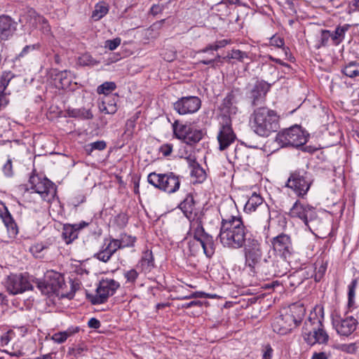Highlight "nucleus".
<instances>
[{
  "label": "nucleus",
  "instance_id": "obj_34",
  "mask_svg": "<svg viewBox=\"0 0 359 359\" xmlns=\"http://www.w3.org/2000/svg\"><path fill=\"white\" fill-rule=\"evenodd\" d=\"M2 221L7 228L10 237H15L18 233V228L12 215H8V217H6L5 219Z\"/></svg>",
  "mask_w": 359,
  "mask_h": 359
},
{
  "label": "nucleus",
  "instance_id": "obj_45",
  "mask_svg": "<svg viewBox=\"0 0 359 359\" xmlns=\"http://www.w3.org/2000/svg\"><path fill=\"white\" fill-rule=\"evenodd\" d=\"M270 44L271 46H276L277 48H283V50H284L286 55H287V53L290 51V49L288 47L284 46V44H285L284 39L279 36L273 35L270 39Z\"/></svg>",
  "mask_w": 359,
  "mask_h": 359
},
{
  "label": "nucleus",
  "instance_id": "obj_43",
  "mask_svg": "<svg viewBox=\"0 0 359 359\" xmlns=\"http://www.w3.org/2000/svg\"><path fill=\"white\" fill-rule=\"evenodd\" d=\"M330 39H332L331 32L327 29H321L320 39L318 40V43L316 45V48H320V47L327 46Z\"/></svg>",
  "mask_w": 359,
  "mask_h": 359
},
{
  "label": "nucleus",
  "instance_id": "obj_57",
  "mask_svg": "<svg viewBox=\"0 0 359 359\" xmlns=\"http://www.w3.org/2000/svg\"><path fill=\"white\" fill-rule=\"evenodd\" d=\"M3 172L7 177L13 176V172L11 159H8L6 163L3 166Z\"/></svg>",
  "mask_w": 359,
  "mask_h": 359
},
{
  "label": "nucleus",
  "instance_id": "obj_9",
  "mask_svg": "<svg viewBox=\"0 0 359 359\" xmlns=\"http://www.w3.org/2000/svg\"><path fill=\"white\" fill-rule=\"evenodd\" d=\"M119 287V283L114 279H102L96 289V294L87 292L86 297L93 305L102 304L107 301L109 297L114 295Z\"/></svg>",
  "mask_w": 359,
  "mask_h": 359
},
{
  "label": "nucleus",
  "instance_id": "obj_24",
  "mask_svg": "<svg viewBox=\"0 0 359 359\" xmlns=\"http://www.w3.org/2000/svg\"><path fill=\"white\" fill-rule=\"evenodd\" d=\"M191 241H198L201 245H202V249L206 257L210 258L213 255L215 248L212 236H206V238H205L204 237L198 236L194 233V239Z\"/></svg>",
  "mask_w": 359,
  "mask_h": 359
},
{
  "label": "nucleus",
  "instance_id": "obj_35",
  "mask_svg": "<svg viewBox=\"0 0 359 359\" xmlns=\"http://www.w3.org/2000/svg\"><path fill=\"white\" fill-rule=\"evenodd\" d=\"M107 147V143L104 140H98L91 142L85 147V151L88 155H91L94 150L102 151Z\"/></svg>",
  "mask_w": 359,
  "mask_h": 359
},
{
  "label": "nucleus",
  "instance_id": "obj_53",
  "mask_svg": "<svg viewBox=\"0 0 359 359\" xmlns=\"http://www.w3.org/2000/svg\"><path fill=\"white\" fill-rule=\"evenodd\" d=\"M38 23L41 25V30L43 34H48L50 32V26L49 25L48 20L44 17L41 16Z\"/></svg>",
  "mask_w": 359,
  "mask_h": 359
},
{
  "label": "nucleus",
  "instance_id": "obj_17",
  "mask_svg": "<svg viewBox=\"0 0 359 359\" xmlns=\"http://www.w3.org/2000/svg\"><path fill=\"white\" fill-rule=\"evenodd\" d=\"M356 317L357 319L353 316H348L345 318H341L340 317L333 318V327L339 335L348 337L356 330L358 323V319H359V311L357 313Z\"/></svg>",
  "mask_w": 359,
  "mask_h": 359
},
{
  "label": "nucleus",
  "instance_id": "obj_58",
  "mask_svg": "<svg viewBox=\"0 0 359 359\" xmlns=\"http://www.w3.org/2000/svg\"><path fill=\"white\" fill-rule=\"evenodd\" d=\"M8 215H11V214L8 211L5 203L0 201V217L4 220L6 217H8Z\"/></svg>",
  "mask_w": 359,
  "mask_h": 359
},
{
  "label": "nucleus",
  "instance_id": "obj_42",
  "mask_svg": "<svg viewBox=\"0 0 359 359\" xmlns=\"http://www.w3.org/2000/svg\"><path fill=\"white\" fill-rule=\"evenodd\" d=\"M230 41L226 39H222L220 41H217L213 44H209L204 48L199 50V53H207L210 50H217L219 48L225 47L228 43H229Z\"/></svg>",
  "mask_w": 359,
  "mask_h": 359
},
{
  "label": "nucleus",
  "instance_id": "obj_14",
  "mask_svg": "<svg viewBox=\"0 0 359 359\" xmlns=\"http://www.w3.org/2000/svg\"><path fill=\"white\" fill-rule=\"evenodd\" d=\"M271 84L264 80H257L251 87L248 97L253 107L264 102L267 93L270 90Z\"/></svg>",
  "mask_w": 359,
  "mask_h": 359
},
{
  "label": "nucleus",
  "instance_id": "obj_40",
  "mask_svg": "<svg viewBox=\"0 0 359 359\" xmlns=\"http://www.w3.org/2000/svg\"><path fill=\"white\" fill-rule=\"evenodd\" d=\"M358 285V279L354 278L348 286V306L352 307L354 304V299L355 294V289Z\"/></svg>",
  "mask_w": 359,
  "mask_h": 359
},
{
  "label": "nucleus",
  "instance_id": "obj_21",
  "mask_svg": "<svg viewBox=\"0 0 359 359\" xmlns=\"http://www.w3.org/2000/svg\"><path fill=\"white\" fill-rule=\"evenodd\" d=\"M16 30V22L8 15L0 16V39L6 40Z\"/></svg>",
  "mask_w": 359,
  "mask_h": 359
},
{
  "label": "nucleus",
  "instance_id": "obj_1",
  "mask_svg": "<svg viewBox=\"0 0 359 359\" xmlns=\"http://www.w3.org/2000/svg\"><path fill=\"white\" fill-rule=\"evenodd\" d=\"M218 238L224 247L232 249L243 248L245 265L253 273L256 268L261 270L264 266V252L262 243L245 227L241 217L222 215Z\"/></svg>",
  "mask_w": 359,
  "mask_h": 359
},
{
  "label": "nucleus",
  "instance_id": "obj_49",
  "mask_svg": "<svg viewBox=\"0 0 359 359\" xmlns=\"http://www.w3.org/2000/svg\"><path fill=\"white\" fill-rule=\"evenodd\" d=\"M245 157V146L241 144L236 146L234 149V158L238 160H243Z\"/></svg>",
  "mask_w": 359,
  "mask_h": 359
},
{
  "label": "nucleus",
  "instance_id": "obj_28",
  "mask_svg": "<svg viewBox=\"0 0 359 359\" xmlns=\"http://www.w3.org/2000/svg\"><path fill=\"white\" fill-rule=\"evenodd\" d=\"M67 114L69 117L78 118L81 119H92L93 115L90 109L85 108L68 109Z\"/></svg>",
  "mask_w": 359,
  "mask_h": 359
},
{
  "label": "nucleus",
  "instance_id": "obj_3",
  "mask_svg": "<svg viewBox=\"0 0 359 359\" xmlns=\"http://www.w3.org/2000/svg\"><path fill=\"white\" fill-rule=\"evenodd\" d=\"M306 309L304 304L294 303L284 309L279 316L276 317L272 323L273 330L281 335L290 332L294 328L299 326L305 316Z\"/></svg>",
  "mask_w": 359,
  "mask_h": 359
},
{
  "label": "nucleus",
  "instance_id": "obj_56",
  "mask_svg": "<svg viewBox=\"0 0 359 359\" xmlns=\"http://www.w3.org/2000/svg\"><path fill=\"white\" fill-rule=\"evenodd\" d=\"M188 246L192 255H195L201 248H202V245H201L198 241H189L188 242Z\"/></svg>",
  "mask_w": 359,
  "mask_h": 359
},
{
  "label": "nucleus",
  "instance_id": "obj_22",
  "mask_svg": "<svg viewBox=\"0 0 359 359\" xmlns=\"http://www.w3.org/2000/svg\"><path fill=\"white\" fill-rule=\"evenodd\" d=\"M308 278L309 273L305 270L301 269L296 271L290 274L284 281L285 287L288 290H293Z\"/></svg>",
  "mask_w": 359,
  "mask_h": 359
},
{
  "label": "nucleus",
  "instance_id": "obj_10",
  "mask_svg": "<svg viewBox=\"0 0 359 359\" xmlns=\"http://www.w3.org/2000/svg\"><path fill=\"white\" fill-rule=\"evenodd\" d=\"M303 337L307 344L313 346L316 344H327L329 341V335L324 330V325L321 320H318V325L311 330L308 329L307 323L303 327Z\"/></svg>",
  "mask_w": 359,
  "mask_h": 359
},
{
  "label": "nucleus",
  "instance_id": "obj_16",
  "mask_svg": "<svg viewBox=\"0 0 359 359\" xmlns=\"http://www.w3.org/2000/svg\"><path fill=\"white\" fill-rule=\"evenodd\" d=\"M287 259L282 257L280 259H274L271 262L264 258V266H261V271L266 276H282L287 273Z\"/></svg>",
  "mask_w": 359,
  "mask_h": 359
},
{
  "label": "nucleus",
  "instance_id": "obj_19",
  "mask_svg": "<svg viewBox=\"0 0 359 359\" xmlns=\"http://www.w3.org/2000/svg\"><path fill=\"white\" fill-rule=\"evenodd\" d=\"M217 139L219 142V151L226 149L233 142H234L236 139V135L234 133L230 123H226V124L221 126Z\"/></svg>",
  "mask_w": 359,
  "mask_h": 359
},
{
  "label": "nucleus",
  "instance_id": "obj_4",
  "mask_svg": "<svg viewBox=\"0 0 359 359\" xmlns=\"http://www.w3.org/2000/svg\"><path fill=\"white\" fill-rule=\"evenodd\" d=\"M313 182L314 177L311 172L304 168H297L290 172L285 187L290 189L297 197L304 198Z\"/></svg>",
  "mask_w": 359,
  "mask_h": 359
},
{
  "label": "nucleus",
  "instance_id": "obj_30",
  "mask_svg": "<svg viewBox=\"0 0 359 359\" xmlns=\"http://www.w3.org/2000/svg\"><path fill=\"white\" fill-rule=\"evenodd\" d=\"M262 203L263 198L261 197V196L254 193L248 200L245 205L244 209L245 211H255L259 205L262 204Z\"/></svg>",
  "mask_w": 359,
  "mask_h": 359
},
{
  "label": "nucleus",
  "instance_id": "obj_39",
  "mask_svg": "<svg viewBox=\"0 0 359 359\" xmlns=\"http://www.w3.org/2000/svg\"><path fill=\"white\" fill-rule=\"evenodd\" d=\"M191 176L195 177L198 183H202L206 179L205 171L200 164L191 169Z\"/></svg>",
  "mask_w": 359,
  "mask_h": 359
},
{
  "label": "nucleus",
  "instance_id": "obj_36",
  "mask_svg": "<svg viewBox=\"0 0 359 359\" xmlns=\"http://www.w3.org/2000/svg\"><path fill=\"white\" fill-rule=\"evenodd\" d=\"M41 45L40 43L25 46L21 50V52L15 56V60H20L21 58L28 55L32 52L39 50L41 48Z\"/></svg>",
  "mask_w": 359,
  "mask_h": 359
},
{
  "label": "nucleus",
  "instance_id": "obj_5",
  "mask_svg": "<svg viewBox=\"0 0 359 359\" xmlns=\"http://www.w3.org/2000/svg\"><path fill=\"white\" fill-rule=\"evenodd\" d=\"M309 134L300 126L294 125L280 130L276 137V142L281 147H292L298 148L308 141Z\"/></svg>",
  "mask_w": 359,
  "mask_h": 359
},
{
  "label": "nucleus",
  "instance_id": "obj_50",
  "mask_svg": "<svg viewBox=\"0 0 359 359\" xmlns=\"http://www.w3.org/2000/svg\"><path fill=\"white\" fill-rule=\"evenodd\" d=\"M161 55L165 60L168 62H172L176 58L177 53L174 50L165 49L162 51Z\"/></svg>",
  "mask_w": 359,
  "mask_h": 359
},
{
  "label": "nucleus",
  "instance_id": "obj_8",
  "mask_svg": "<svg viewBox=\"0 0 359 359\" xmlns=\"http://www.w3.org/2000/svg\"><path fill=\"white\" fill-rule=\"evenodd\" d=\"M36 286L43 294L60 295V290L65 285L63 276L54 271H48L45 273L43 280L37 279Z\"/></svg>",
  "mask_w": 359,
  "mask_h": 359
},
{
  "label": "nucleus",
  "instance_id": "obj_38",
  "mask_svg": "<svg viewBox=\"0 0 359 359\" xmlns=\"http://www.w3.org/2000/svg\"><path fill=\"white\" fill-rule=\"evenodd\" d=\"M116 88V85L112 81H106L102 85L99 86L97 89L98 94H104L107 96H109V94Z\"/></svg>",
  "mask_w": 359,
  "mask_h": 359
},
{
  "label": "nucleus",
  "instance_id": "obj_31",
  "mask_svg": "<svg viewBox=\"0 0 359 359\" xmlns=\"http://www.w3.org/2000/svg\"><path fill=\"white\" fill-rule=\"evenodd\" d=\"M108 11H109L108 5L104 1L99 2L95 6V9L93 11V14H92V18L95 20H99L102 18H103L104 15H106L107 14Z\"/></svg>",
  "mask_w": 359,
  "mask_h": 359
},
{
  "label": "nucleus",
  "instance_id": "obj_41",
  "mask_svg": "<svg viewBox=\"0 0 359 359\" xmlns=\"http://www.w3.org/2000/svg\"><path fill=\"white\" fill-rule=\"evenodd\" d=\"M78 62L81 66H94L99 64V62L94 59L88 53L82 54L78 59Z\"/></svg>",
  "mask_w": 359,
  "mask_h": 359
},
{
  "label": "nucleus",
  "instance_id": "obj_7",
  "mask_svg": "<svg viewBox=\"0 0 359 359\" xmlns=\"http://www.w3.org/2000/svg\"><path fill=\"white\" fill-rule=\"evenodd\" d=\"M147 182L155 188L169 194L177 191L181 184L180 177L172 172L163 174L151 172L147 176Z\"/></svg>",
  "mask_w": 359,
  "mask_h": 359
},
{
  "label": "nucleus",
  "instance_id": "obj_6",
  "mask_svg": "<svg viewBox=\"0 0 359 359\" xmlns=\"http://www.w3.org/2000/svg\"><path fill=\"white\" fill-rule=\"evenodd\" d=\"M172 127L174 137L191 147L198 143L205 135L203 130L196 128L191 123H180L177 120L172 123Z\"/></svg>",
  "mask_w": 359,
  "mask_h": 359
},
{
  "label": "nucleus",
  "instance_id": "obj_13",
  "mask_svg": "<svg viewBox=\"0 0 359 359\" xmlns=\"http://www.w3.org/2000/svg\"><path fill=\"white\" fill-rule=\"evenodd\" d=\"M6 287L11 294L22 293L32 290V284L22 274H11L6 280Z\"/></svg>",
  "mask_w": 359,
  "mask_h": 359
},
{
  "label": "nucleus",
  "instance_id": "obj_29",
  "mask_svg": "<svg viewBox=\"0 0 359 359\" xmlns=\"http://www.w3.org/2000/svg\"><path fill=\"white\" fill-rule=\"evenodd\" d=\"M350 28V25L346 24L343 26H337L334 32H331L332 40L333 41L334 44L338 45L339 44L345 36V33Z\"/></svg>",
  "mask_w": 359,
  "mask_h": 359
},
{
  "label": "nucleus",
  "instance_id": "obj_12",
  "mask_svg": "<svg viewBox=\"0 0 359 359\" xmlns=\"http://www.w3.org/2000/svg\"><path fill=\"white\" fill-rule=\"evenodd\" d=\"M201 100L197 96H185L179 98L173 103V109L180 115L191 114L198 111Z\"/></svg>",
  "mask_w": 359,
  "mask_h": 359
},
{
  "label": "nucleus",
  "instance_id": "obj_33",
  "mask_svg": "<svg viewBox=\"0 0 359 359\" xmlns=\"http://www.w3.org/2000/svg\"><path fill=\"white\" fill-rule=\"evenodd\" d=\"M194 205L195 201L194 197L191 194H189L184 201L180 203L179 208L185 215L188 213L191 214L194 210Z\"/></svg>",
  "mask_w": 359,
  "mask_h": 359
},
{
  "label": "nucleus",
  "instance_id": "obj_59",
  "mask_svg": "<svg viewBox=\"0 0 359 359\" xmlns=\"http://www.w3.org/2000/svg\"><path fill=\"white\" fill-rule=\"evenodd\" d=\"M172 151V145L170 144H165L161 147L160 151L164 156H168L170 155Z\"/></svg>",
  "mask_w": 359,
  "mask_h": 359
},
{
  "label": "nucleus",
  "instance_id": "obj_25",
  "mask_svg": "<svg viewBox=\"0 0 359 359\" xmlns=\"http://www.w3.org/2000/svg\"><path fill=\"white\" fill-rule=\"evenodd\" d=\"M41 15H39L34 9H29L20 15L19 22L22 26L34 27L38 23Z\"/></svg>",
  "mask_w": 359,
  "mask_h": 359
},
{
  "label": "nucleus",
  "instance_id": "obj_63",
  "mask_svg": "<svg viewBox=\"0 0 359 359\" xmlns=\"http://www.w3.org/2000/svg\"><path fill=\"white\" fill-rule=\"evenodd\" d=\"M273 353V348H271V345L267 344L264 346V350L263 353V359H271Z\"/></svg>",
  "mask_w": 359,
  "mask_h": 359
},
{
  "label": "nucleus",
  "instance_id": "obj_15",
  "mask_svg": "<svg viewBox=\"0 0 359 359\" xmlns=\"http://www.w3.org/2000/svg\"><path fill=\"white\" fill-rule=\"evenodd\" d=\"M271 243L273 250L284 259L290 258L294 252L290 236L284 233L273 237Z\"/></svg>",
  "mask_w": 359,
  "mask_h": 359
},
{
  "label": "nucleus",
  "instance_id": "obj_27",
  "mask_svg": "<svg viewBox=\"0 0 359 359\" xmlns=\"http://www.w3.org/2000/svg\"><path fill=\"white\" fill-rule=\"evenodd\" d=\"M78 231L74 224H65L62 228V237L67 244L72 243L78 237Z\"/></svg>",
  "mask_w": 359,
  "mask_h": 359
},
{
  "label": "nucleus",
  "instance_id": "obj_44",
  "mask_svg": "<svg viewBox=\"0 0 359 359\" xmlns=\"http://www.w3.org/2000/svg\"><path fill=\"white\" fill-rule=\"evenodd\" d=\"M231 57L233 60H236L241 62H245V60H250L249 55L248 53L242 51L238 49H233L231 50Z\"/></svg>",
  "mask_w": 359,
  "mask_h": 359
},
{
  "label": "nucleus",
  "instance_id": "obj_48",
  "mask_svg": "<svg viewBox=\"0 0 359 359\" xmlns=\"http://www.w3.org/2000/svg\"><path fill=\"white\" fill-rule=\"evenodd\" d=\"M327 269V264L322 263L318 270L315 271L314 280L316 282H320L325 276Z\"/></svg>",
  "mask_w": 359,
  "mask_h": 359
},
{
  "label": "nucleus",
  "instance_id": "obj_11",
  "mask_svg": "<svg viewBox=\"0 0 359 359\" xmlns=\"http://www.w3.org/2000/svg\"><path fill=\"white\" fill-rule=\"evenodd\" d=\"M287 215L292 218H298L306 226H309V222L316 217L315 208L309 204H304L297 200L290 209Z\"/></svg>",
  "mask_w": 359,
  "mask_h": 359
},
{
  "label": "nucleus",
  "instance_id": "obj_64",
  "mask_svg": "<svg viewBox=\"0 0 359 359\" xmlns=\"http://www.w3.org/2000/svg\"><path fill=\"white\" fill-rule=\"evenodd\" d=\"M89 327L93 329H98L101 326L100 321L95 318H91L88 323Z\"/></svg>",
  "mask_w": 359,
  "mask_h": 359
},
{
  "label": "nucleus",
  "instance_id": "obj_55",
  "mask_svg": "<svg viewBox=\"0 0 359 359\" xmlns=\"http://www.w3.org/2000/svg\"><path fill=\"white\" fill-rule=\"evenodd\" d=\"M68 338V334L65 331L64 332H57L53 334L52 339L54 340L55 342L57 344H62L65 342L67 339Z\"/></svg>",
  "mask_w": 359,
  "mask_h": 359
},
{
  "label": "nucleus",
  "instance_id": "obj_54",
  "mask_svg": "<svg viewBox=\"0 0 359 359\" xmlns=\"http://www.w3.org/2000/svg\"><path fill=\"white\" fill-rule=\"evenodd\" d=\"M124 276L128 282L133 283L135 282L138 277V273L135 269H133L126 271L124 273Z\"/></svg>",
  "mask_w": 359,
  "mask_h": 359
},
{
  "label": "nucleus",
  "instance_id": "obj_60",
  "mask_svg": "<svg viewBox=\"0 0 359 359\" xmlns=\"http://www.w3.org/2000/svg\"><path fill=\"white\" fill-rule=\"evenodd\" d=\"M9 102V100L6 97V93L5 90L0 92V110L7 106Z\"/></svg>",
  "mask_w": 359,
  "mask_h": 359
},
{
  "label": "nucleus",
  "instance_id": "obj_32",
  "mask_svg": "<svg viewBox=\"0 0 359 359\" xmlns=\"http://www.w3.org/2000/svg\"><path fill=\"white\" fill-rule=\"evenodd\" d=\"M341 72L350 78L359 76V62L352 61L348 62L342 69Z\"/></svg>",
  "mask_w": 359,
  "mask_h": 359
},
{
  "label": "nucleus",
  "instance_id": "obj_26",
  "mask_svg": "<svg viewBox=\"0 0 359 359\" xmlns=\"http://www.w3.org/2000/svg\"><path fill=\"white\" fill-rule=\"evenodd\" d=\"M117 100L118 95L116 94L105 97L102 102V106L100 107V110L108 114H115L117 111Z\"/></svg>",
  "mask_w": 359,
  "mask_h": 359
},
{
  "label": "nucleus",
  "instance_id": "obj_51",
  "mask_svg": "<svg viewBox=\"0 0 359 359\" xmlns=\"http://www.w3.org/2000/svg\"><path fill=\"white\" fill-rule=\"evenodd\" d=\"M121 39L117 37L114 39L107 40L105 41L104 47L110 50H115L121 44Z\"/></svg>",
  "mask_w": 359,
  "mask_h": 359
},
{
  "label": "nucleus",
  "instance_id": "obj_47",
  "mask_svg": "<svg viewBox=\"0 0 359 359\" xmlns=\"http://www.w3.org/2000/svg\"><path fill=\"white\" fill-rule=\"evenodd\" d=\"M337 348L342 352L353 354V353H355V351L357 350V346L355 343H351L348 344H339L337 346Z\"/></svg>",
  "mask_w": 359,
  "mask_h": 359
},
{
  "label": "nucleus",
  "instance_id": "obj_23",
  "mask_svg": "<svg viewBox=\"0 0 359 359\" xmlns=\"http://www.w3.org/2000/svg\"><path fill=\"white\" fill-rule=\"evenodd\" d=\"M156 267L154 257L151 250H147L142 252L140 260L137 264V268L145 273H149Z\"/></svg>",
  "mask_w": 359,
  "mask_h": 359
},
{
  "label": "nucleus",
  "instance_id": "obj_46",
  "mask_svg": "<svg viewBox=\"0 0 359 359\" xmlns=\"http://www.w3.org/2000/svg\"><path fill=\"white\" fill-rule=\"evenodd\" d=\"M128 222V217L126 213L121 212L114 218V224L119 228L123 229L126 226Z\"/></svg>",
  "mask_w": 359,
  "mask_h": 359
},
{
  "label": "nucleus",
  "instance_id": "obj_37",
  "mask_svg": "<svg viewBox=\"0 0 359 359\" xmlns=\"http://www.w3.org/2000/svg\"><path fill=\"white\" fill-rule=\"evenodd\" d=\"M15 76V74L11 71H5L0 74V92L6 90L10 81Z\"/></svg>",
  "mask_w": 359,
  "mask_h": 359
},
{
  "label": "nucleus",
  "instance_id": "obj_2",
  "mask_svg": "<svg viewBox=\"0 0 359 359\" xmlns=\"http://www.w3.org/2000/svg\"><path fill=\"white\" fill-rule=\"evenodd\" d=\"M252 130L259 136L267 137L280 128V116L267 107H257L250 116Z\"/></svg>",
  "mask_w": 359,
  "mask_h": 359
},
{
  "label": "nucleus",
  "instance_id": "obj_18",
  "mask_svg": "<svg viewBox=\"0 0 359 359\" xmlns=\"http://www.w3.org/2000/svg\"><path fill=\"white\" fill-rule=\"evenodd\" d=\"M35 172L34 169L29 179V182L32 184L31 189L45 199L51 190L55 191V184L46 177L40 178Z\"/></svg>",
  "mask_w": 359,
  "mask_h": 359
},
{
  "label": "nucleus",
  "instance_id": "obj_52",
  "mask_svg": "<svg viewBox=\"0 0 359 359\" xmlns=\"http://www.w3.org/2000/svg\"><path fill=\"white\" fill-rule=\"evenodd\" d=\"M94 257L105 263L111 258L110 255H108V252L103 248L101 250L94 255Z\"/></svg>",
  "mask_w": 359,
  "mask_h": 359
},
{
  "label": "nucleus",
  "instance_id": "obj_62",
  "mask_svg": "<svg viewBox=\"0 0 359 359\" xmlns=\"http://www.w3.org/2000/svg\"><path fill=\"white\" fill-rule=\"evenodd\" d=\"M45 249V246L42 243H37L34 245H32L30 248V251L34 255H36L37 254L40 253Z\"/></svg>",
  "mask_w": 359,
  "mask_h": 359
},
{
  "label": "nucleus",
  "instance_id": "obj_20",
  "mask_svg": "<svg viewBox=\"0 0 359 359\" xmlns=\"http://www.w3.org/2000/svg\"><path fill=\"white\" fill-rule=\"evenodd\" d=\"M236 103V96L233 90H231L224 98L219 109L224 116L230 117L232 115H235L238 111Z\"/></svg>",
  "mask_w": 359,
  "mask_h": 359
},
{
  "label": "nucleus",
  "instance_id": "obj_61",
  "mask_svg": "<svg viewBox=\"0 0 359 359\" xmlns=\"http://www.w3.org/2000/svg\"><path fill=\"white\" fill-rule=\"evenodd\" d=\"M65 74H66V72H61L57 75L61 83V88H64L65 86H67L70 83V81L67 80V78L65 76Z\"/></svg>",
  "mask_w": 359,
  "mask_h": 359
}]
</instances>
